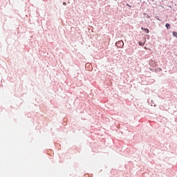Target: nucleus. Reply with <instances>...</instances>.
<instances>
[{
  "label": "nucleus",
  "mask_w": 177,
  "mask_h": 177,
  "mask_svg": "<svg viewBox=\"0 0 177 177\" xmlns=\"http://www.w3.org/2000/svg\"><path fill=\"white\" fill-rule=\"evenodd\" d=\"M127 6H129V8H131V6H129V4H127Z\"/></svg>",
  "instance_id": "0eeeda50"
},
{
  "label": "nucleus",
  "mask_w": 177,
  "mask_h": 177,
  "mask_svg": "<svg viewBox=\"0 0 177 177\" xmlns=\"http://www.w3.org/2000/svg\"><path fill=\"white\" fill-rule=\"evenodd\" d=\"M165 27L167 28V30H169V28H171V25H169V24H166Z\"/></svg>",
  "instance_id": "7ed1b4c3"
},
{
  "label": "nucleus",
  "mask_w": 177,
  "mask_h": 177,
  "mask_svg": "<svg viewBox=\"0 0 177 177\" xmlns=\"http://www.w3.org/2000/svg\"><path fill=\"white\" fill-rule=\"evenodd\" d=\"M115 45L118 48H123L124 47V41H117Z\"/></svg>",
  "instance_id": "f257e3e1"
},
{
  "label": "nucleus",
  "mask_w": 177,
  "mask_h": 177,
  "mask_svg": "<svg viewBox=\"0 0 177 177\" xmlns=\"http://www.w3.org/2000/svg\"><path fill=\"white\" fill-rule=\"evenodd\" d=\"M141 30H143L144 31H145V32L147 34H149V29H147V28H141Z\"/></svg>",
  "instance_id": "f03ea898"
},
{
  "label": "nucleus",
  "mask_w": 177,
  "mask_h": 177,
  "mask_svg": "<svg viewBox=\"0 0 177 177\" xmlns=\"http://www.w3.org/2000/svg\"><path fill=\"white\" fill-rule=\"evenodd\" d=\"M139 46H145V42L139 41Z\"/></svg>",
  "instance_id": "20e7f679"
},
{
  "label": "nucleus",
  "mask_w": 177,
  "mask_h": 177,
  "mask_svg": "<svg viewBox=\"0 0 177 177\" xmlns=\"http://www.w3.org/2000/svg\"><path fill=\"white\" fill-rule=\"evenodd\" d=\"M63 5L66 6V5H67V3L66 2H64Z\"/></svg>",
  "instance_id": "423d86ee"
},
{
  "label": "nucleus",
  "mask_w": 177,
  "mask_h": 177,
  "mask_svg": "<svg viewBox=\"0 0 177 177\" xmlns=\"http://www.w3.org/2000/svg\"><path fill=\"white\" fill-rule=\"evenodd\" d=\"M173 35L177 38V32H173Z\"/></svg>",
  "instance_id": "39448f33"
}]
</instances>
